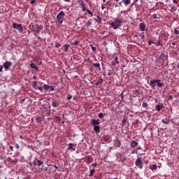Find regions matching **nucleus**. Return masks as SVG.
<instances>
[{
  "mask_svg": "<svg viewBox=\"0 0 179 179\" xmlns=\"http://www.w3.org/2000/svg\"><path fill=\"white\" fill-rule=\"evenodd\" d=\"M123 20L121 19L115 18V20L111 22L110 24V27H113L114 30H117V29H120L122 25Z\"/></svg>",
  "mask_w": 179,
  "mask_h": 179,
  "instance_id": "nucleus-1",
  "label": "nucleus"
},
{
  "mask_svg": "<svg viewBox=\"0 0 179 179\" xmlns=\"http://www.w3.org/2000/svg\"><path fill=\"white\" fill-rule=\"evenodd\" d=\"M135 165L138 169H143V162H142V159H141V157H137L135 162Z\"/></svg>",
  "mask_w": 179,
  "mask_h": 179,
  "instance_id": "nucleus-2",
  "label": "nucleus"
},
{
  "mask_svg": "<svg viewBox=\"0 0 179 179\" xmlns=\"http://www.w3.org/2000/svg\"><path fill=\"white\" fill-rule=\"evenodd\" d=\"M64 16H65V13H64V11H60L57 15V19L60 24H62L64 22Z\"/></svg>",
  "mask_w": 179,
  "mask_h": 179,
  "instance_id": "nucleus-3",
  "label": "nucleus"
},
{
  "mask_svg": "<svg viewBox=\"0 0 179 179\" xmlns=\"http://www.w3.org/2000/svg\"><path fill=\"white\" fill-rule=\"evenodd\" d=\"M13 29H16L17 30H19V31H23V27H22L21 24H16V22H13Z\"/></svg>",
  "mask_w": 179,
  "mask_h": 179,
  "instance_id": "nucleus-4",
  "label": "nucleus"
},
{
  "mask_svg": "<svg viewBox=\"0 0 179 179\" xmlns=\"http://www.w3.org/2000/svg\"><path fill=\"white\" fill-rule=\"evenodd\" d=\"M99 124H100V122H99V119H97V120L93 119L91 121V125H93L94 127L98 126Z\"/></svg>",
  "mask_w": 179,
  "mask_h": 179,
  "instance_id": "nucleus-5",
  "label": "nucleus"
},
{
  "mask_svg": "<svg viewBox=\"0 0 179 179\" xmlns=\"http://www.w3.org/2000/svg\"><path fill=\"white\" fill-rule=\"evenodd\" d=\"M115 148H120L121 146V141L119 139L113 141Z\"/></svg>",
  "mask_w": 179,
  "mask_h": 179,
  "instance_id": "nucleus-6",
  "label": "nucleus"
},
{
  "mask_svg": "<svg viewBox=\"0 0 179 179\" xmlns=\"http://www.w3.org/2000/svg\"><path fill=\"white\" fill-rule=\"evenodd\" d=\"M9 66H12V62H5L3 63V67L5 69H9Z\"/></svg>",
  "mask_w": 179,
  "mask_h": 179,
  "instance_id": "nucleus-7",
  "label": "nucleus"
},
{
  "mask_svg": "<svg viewBox=\"0 0 179 179\" xmlns=\"http://www.w3.org/2000/svg\"><path fill=\"white\" fill-rule=\"evenodd\" d=\"M157 82H160V80H152L150 83V86L152 87V89H155V83H157Z\"/></svg>",
  "mask_w": 179,
  "mask_h": 179,
  "instance_id": "nucleus-8",
  "label": "nucleus"
},
{
  "mask_svg": "<svg viewBox=\"0 0 179 179\" xmlns=\"http://www.w3.org/2000/svg\"><path fill=\"white\" fill-rule=\"evenodd\" d=\"M117 64H120V60H118V57H115V60L112 62V65L113 66H114V68H115V66L117 65Z\"/></svg>",
  "mask_w": 179,
  "mask_h": 179,
  "instance_id": "nucleus-9",
  "label": "nucleus"
},
{
  "mask_svg": "<svg viewBox=\"0 0 179 179\" xmlns=\"http://www.w3.org/2000/svg\"><path fill=\"white\" fill-rule=\"evenodd\" d=\"M162 124H164L165 125H169L170 124V119L166 117L164 119L162 120Z\"/></svg>",
  "mask_w": 179,
  "mask_h": 179,
  "instance_id": "nucleus-10",
  "label": "nucleus"
},
{
  "mask_svg": "<svg viewBox=\"0 0 179 179\" xmlns=\"http://www.w3.org/2000/svg\"><path fill=\"white\" fill-rule=\"evenodd\" d=\"M139 27L141 31H145V29H146V25H145V23H140Z\"/></svg>",
  "mask_w": 179,
  "mask_h": 179,
  "instance_id": "nucleus-11",
  "label": "nucleus"
},
{
  "mask_svg": "<svg viewBox=\"0 0 179 179\" xmlns=\"http://www.w3.org/2000/svg\"><path fill=\"white\" fill-rule=\"evenodd\" d=\"M94 131L96 134H100V126H94Z\"/></svg>",
  "mask_w": 179,
  "mask_h": 179,
  "instance_id": "nucleus-12",
  "label": "nucleus"
},
{
  "mask_svg": "<svg viewBox=\"0 0 179 179\" xmlns=\"http://www.w3.org/2000/svg\"><path fill=\"white\" fill-rule=\"evenodd\" d=\"M150 170H152V171H156V170H157V165L153 164L150 166Z\"/></svg>",
  "mask_w": 179,
  "mask_h": 179,
  "instance_id": "nucleus-13",
  "label": "nucleus"
},
{
  "mask_svg": "<svg viewBox=\"0 0 179 179\" xmlns=\"http://www.w3.org/2000/svg\"><path fill=\"white\" fill-rule=\"evenodd\" d=\"M122 3H124L126 6H128L131 3V0H122Z\"/></svg>",
  "mask_w": 179,
  "mask_h": 179,
  "instance_id": "nucleus-14",
  "label": "nucleus"
},
{
  "mask_svg": "<svg viewBox=\"0 0 179 179\" xmlns=\"http://www.w3.org/2000/svg\"><path fill=\"white\" fill-rule=\"evenodd\" d=\"M138 145H139V143H138V142L132 141L131 143V146L132 148H136V146H138Z\"/></svg>",
  "mask_w": 179,
  "mask_h": 179,
  "instance_id": "nucleus-15",
  "label": "nucleus"
},
{
  "mask_svg": "<svg viewBox=\"0 0 179 179\" xmlns=\"http://www.w3.org/2000/svg\"><path fill=\"white\" fill-rule=\"evenodd\" d=\"M69 150H76V148H73V144L72 143H69Z\"/></svg>",
  "mask_w": 179,
  "mask_h": 179,
  "instance_id": "nucleus-16",
  "label": "nucleus"
},
{
  "mask_svg": "<svg viewBox=\"0 0 179 179\" xmlns=\"http://www.w3.org/2000/svg\"><path fill=\"white\" fill-rule=\"evenodd\" d=\"M30 66L32 69H36V71H38V67L36 66V64L34 63H31L30 64Z\"/></svg>",
  "mask_w": 179,
  "mask_h": 179,
  "instance_id": "nucleus-17",
  "label": "nucleus"
},
{
  "mask_svg": "<svg viewBox=\"0 0 179 179\" xmlns=\"http://www.w3.org/2000/svg\"><path fill=\"white\" fill-rule=\"evenodd\" d=\"M81 6L83 8V12H85V10H87V9L86 8V6H85V3L82 2L81 3Z\"/></svg>",
  "mask_w": 179,
  "mask_h": 179,
  "instance_id": "nucleus-18",
  "label": "nucleus"
},
{
  "mask_svg": "<svg viewBox=\"0 0 179 179\" xmlns=\"http://www.w3.org/2000/svg\"><path fill=\"white\" fill-rule=\"evenodd\" d=\"M85 26H87V27H90V26H92L91 20H89L87 22H85Z\"/></svg>",
  "mask_w": 179,
  "mask_h": 179,
  "instance_id": "nucleus-19",
  "label": "nucleus"
},
{
  "mask_svg": "<svg viewBox=\"0 0 179 179\" xmlns=\"http://www.w3.org/2000/svg\"><path fill=\"white\" fill-rule=\"evenodd\" d=\"M63 47H65L64 51L65 52H68V51H69V45H64Z\"/></svg>",
  "mask_w": 179,
  "mask_h": 179,
  "instance_id": "nucleus-20",
  "label": "nucleus"
},
{
  "mask_svg": "<svg viewBox=\"0 0 179 179\" xmlns=\"http://www.w3.org/2000/svg\"><path fill=\"white\" fill-rule=\"evenodd\" d=\"M41 30H43V26L38 27L37 28L38 34H40V32L41 31Z\"/></svg>",
  "mask_w": 179,
  "mask_h": 179,
  "instance_id": "nucleus-21",
  "label": "nucleus"
},
{
  "mask_svg": "<svg viewBox=\"0 0 179 179\" xmlns=\"http://www.w3.org/2000/svg\"><path fill=\"white\" fill-rule=\"evenodd\" d=\"M92 65L95 68H100V63H92Z\"/></svg>",
  "mask_w": 179,
  "mask_h": 179,
  "instance_id": "nucleus-22",
  "label": "nucleus"
},
{
  "mask_svg": "<svg viewBox=\"0 0 179 179\" xmlns=\"http://www.w3.org/2000/svg\"><path fill=\"white\" fill-rule=\"evenodd\" d=\"M156 108H157V111H160V110H162V108H163V107H162V106H160V105H157Z\"/></svg>",
  "mask_w": 179,
  "mask_h": 179,
  "instance_id": "nucleus-23",
  "label": "nucleus"
},
{
  "mask_svg": "<svg viewBox=\"0 0 179 179\" xmlns=\"http://www.w3.org/2000/svg\"><path fill=\"white\" fill-rule=\"evenodd\" d=\"M42 121L41 117H38L36 118V122H38V124H41Z\"/></svg>",
  "mask_w": 179,
  "mask_h": 179,
  "instance_id": "nucleus-24",
  "label": "nucleus"
},
{
  "mask_svg": "<svg viewBox=\"0 0 179 179\" xmlns=\"http://www.w3.org/2000/svg\"><path fill=\"white\" fill-rule=\"evenodd\" d=\"M57 169H58V166H51V169L53 170V171H57Z\"/></svg>",
  "mask_w": 179,
  "mask_h": 179,
  "instance_id": "nucleus-25",
  "label": "nucleus"
},
{
  "mask_svg": "<svg viewBox=\"0 0 179 179\" xmlns=\"http://www.w3.org/2000/svg\"><path fill=\"white\" fill-rule=\"evenodd\" d=\"M37 163H38V166L39 167H40V166H42V164H44L42 161H41V160H39V159L37 160Z\"/></svg>",
  "mask_w": 179,
  "mask_h": 179,
  "instance_id": "nucleus-26",
  "label": "nucleus"
},
{
  "mask_svg": "<svg viewBox=\"0 0 179 179\" xmlns=\"http://www.w3.org/2000/svg\"><path fill=\"white\" fill-rule=\"evenodd\" d=\"M94 173V169H93L92 170L90 171V177H93V174Z\"/></svg>",
  "mask_w": 179,
  "mask_h": 179,
  "instance_id": "nucleus-27",
  "label": "nucleus"
},
{
  "mask_svg": "<svg viewBox=\"0 0 179 179\" xmlns=\"http://www.w3.org/2000/svg\"><path fill=\"white\" fill-rule=\"evenodd\" d=\"M86 11L87 12V13L92 17L93 16V13L90 11V10L87 9Z\"/></svg>",
  "mask_w": 179,
  "mask_h": 179,
  "instance_id": "nucleus-28",
  "label": "nucleus"
},
{
  "mask_svg": "<svg viewBox=\"0 0 179 179\" xmlns=\"http://www.w3.org/2000/svg\"><path fill=\"white\" fill-rule=\"evenodd\" d=\"M158 87H163V83H162L160 81L157 82Z\"/></svg>",
  "mask_w": 179,
  "mask_h": 179,
  "instance_id": "nucleus-29",
  "label": "nucleus"
},
{
  "mask_svg": "<svg viewBox=\"0 0 179 179\" xmlns=\"http://www.w3.org/2000/svg\"><path fill=\"white\" fill-rule=\"evenodd\" d=\"M52 107H54V108H56V107L58 106V105L57 104V102H55V101H52Z\"/></svg>",
  "mask_w": 179,
  "mask_h": 179,
  "instance_id": "nucleus-30",
  "label": "nucleus"
},
{
  "mask_svg": "<svg viewBox=\"0 0 179 179\" xmlns=\"http://www.w3.org/2000/svg\"><path fill=\"white\" fill-rule=\"evenodd\" d=\"M149 45H152V44H156V43H155L153 41L150 40L148 41Z\"/></svg>",
  "mask_w": 179,
  "mask_h": 179,
  "instance_id": "nucleus-31",
  "label": "nucleus"
},
{
  "mask_svg": "<svg viewBox=\"0 0 179 179\" xmlns=\"http://www.w3.org/2000/svg\"><path fill=\"white\" fill-rule=\"evenodd\" d=\"M175 34H177V35L179 34V27L175 28Z\"/></svg>",
  "mask_w": 179,
  "mask_h": 179,
  "instance_id": "nucleus-32",
  "label": "nucleus"
},
{
  "mask_svg": "<svg viewBox=\"0 0 179 179\" xmlns=\"http://www.w3.org/2000/svg\"><path fill=\"white\" fill-rule=\"evenodd\" d=\"M43 87L45 90H48V89H50V86L48 85H44Z\"/></svg>",
  "mask_w": 179,
  "mask_h": 179,
  "instance_id": "nucleus-33",
  "label": "nucleus"
},
{
  "mask_svg": "<svg viewBox=\"0 0 179 179\" xmlns=\"http://www.w3.org/2000/svg\"><path fill=\"white\" fill-rule=\"evenodd\" d=\"M98 117L99 118H102L103 117H104V114H103V113H99L98 114Z\"/></svg>",
  "mask_w": 179,
  "mask_h": 179,
  "instance_id": "nucleus-34",
  "label": "nucleus"
},
{
  "mask_svg": "<svg viewBox=\"0 0 179 179\" xmlns=\"http://www.w3.org/2000/svg\"><path fill=\"white\" fill-rule=\"evenodd\" d=\"M97 22H98V23H101V17H100V16H97Z\"/></svg>",
  "mask_w": 179,
  "mask_h": 179,
  "instance_id": "nucleus-35",
  "label": "nucleus"
},
{
  "mask_svg": "<svg viewBox=\"0 0 179 179\" xmlns=\"http://www.w3.org/2000/svg\"><path fill=\"white\" fill-rule=\"evenodd\" d=\"M155 44H156V45H157L158 47H159L160 45H162V43H160V39H159V40L157 41V43H155Z\"/></svg>",
  "mask_w": 179,
  "mask_h": 179,
  "instance_id": "nucleus-36",
  "label": "nucleus"
},
{
  "mask_svg": "<svg viewBox=\"0 0 179 179\" xmlns=\"http://www.w3.org/2000/svg\"><path fill=\"white\" fill-rule=\"evenodd\" d=\"M59 47H61V44L59 43H55V48H59Z\"/></svg>",
  "mask_w": 179,
  "mask_h": 179,
  "instance_id": "nucleus-37",
  "label": "nucleus"
},
{
  "mask_svg": "<svg viewBox=\"0 0 179 179\" xmlns=\"http://www.w3.org/2000/svg\"><path fill=\"white\" fill-rule=\"evenodd\" d=\"M71 99H72V95H71V94H67V100H71Z\"/></svg>",
  "mask_w": 179,
  "mask_h": 179,
  "instance_id": "nucleus-38",
  "label": "nucleus"
},
{
  "mask_svg": "<svg viewBox=\"0 0 179 179\" xmlns=\"http://www.w3.org/2000/svg\"><path fill=\"white\" fill-rule=\"evenodd\" d=\"M142 106L143 107V108H146V107H148V103H143Z\"/></svg>",
  "mask_w": 179,
  "mask_h": 179,
  "instance_id": "nucleus-39",
  "label": "nucleus"
},
{
  "mask_svg": "<svg viewBox=\"0 0 179 179\" xmlns=\"http://www.w3.org/2000/svg\"><path fill=\"white\" fill-rule=\"evenodd\" d=\"M79 44V41H74L73 45H78Z\"/></svg>",
  "mask_w": 179,
  "mask_h": 179,
  "instance_id": "nucleus-40",
  "label": "nucleus"
},
{
  "mask_svg": "<svg viewBox=\"0 0 179 179\" xmlns=\"http://www.w3.org/2000/svg\"><path fill=\"white\" fill-rule=\"evenodd\" d=\"M101 82H103V80H101L100 81H98L96 85V86L99 85H101Z\"/></svg>",
  "mask_w": 179,
  "mask_h": 179,
  "instance_id": "nucleus-41",
  "label": "nucleus"
},
{
  "mask_svg": "<svg viewBox=\"0 0 179 179\" xmlns=\"http://www.w3.org/2000/svg\"><path fill=\"white\" fill-rule=\"evenodd\" d=\"M173 3H178V0H173Z\"/></svg>",
  "mask_w": 179,
  "mask_h": 179,
  "instance_id": "nucleus-42",
  "label": "nucleus"
},
{
  "mask_svg": "<svg viewBox=\"0 0 179 179\" xmlns=\"http://www.w3.org/2000/svg\"><path fill=\"white\" fill-rule=\"evenodd\" d=\"M169 100H173V96L172 95H169Z\"/></svg>",
  "mask_w": 179,
  "mask_h": 179,
  "instance_id": "nucleus-43",
  "label": "nucleus"
},
{
  "mask_svg": "<svg viewBox=\"0 0 179 179\" xmlns=\"http://www.w3.org/2000/svg\"><path fill=\"white\" fill-rule=\"evenodd\" d=\"M2 69H3V66L0 65V72H2Z\"/></svg>",
  "mask_w": 179,
  "mask_h": 179,
  "instance_id": "nucleus-44",
  "label": "nucleus"
},
{
  "mask_svg": "<svg viewBox=\"0 0 179 179\" xmlns=\"http://www.w3.org/2000/svg\"><path fill=\"white\" fill-rule=\"evenodd\" d=\"M50 90H52V92H54V87H52V86H50Z\"/></svg>",
  "mask_w": 179,
  "mask_h": 179,
  "instance_id": "nucleus-45",
  "label": "nucleus"
},
{
  "mask_svg": "<svg viewBox=\"0 0 179 179\" xmlns=\"http://www.w3.org/2000/svg\"><path fill=\"white\" fill-rule=\"evenodd\" d=\"M10 150H11V152H13V146L10 145Z\"/></svg>",
  "mask_w": 179,
  "mask_h": 179,
  "instance_id": "nucleus-46",
  "label": "nucleus"
},
{
  "mask_svg": "<svg viewBox=\"0 0 179 179\" xmlns=\"http://www.w3.org/2000/svg\"><path fill=\"white\" fill-rule=\"evenodd\" d=\"M35 2H36V0H31L30 3H31V5H33V3H35Z\"/></svg>",
  "mask_w": 179,
  "mask_h": 179,
  "instance_id": "nucleus-47",
  "label": "nucleus"
},
{
  "mask_svg": "<svg viewBox=\"0 0 179 179\" xmlns=\"http://www.w3.org/2000/svg\"><path fill=\"white\" fill-rule=\"evenodd\" d=\"M15 148H16V149H19V148H20V146H19V144H15Z\"/></svg>",
  "mask_w": 179,
  "mask_h": 179,
  "instance_id": "nucleus-48",
  "label": "nucleus"
},
{
  "mask_svg": "<svg viewBox=\"0 0 179 179\" xmlns=\"http://www.w3.org/2000/svg\"><path fill=\"white\" fill-rule=\"evenodd\" d=\"M92 166L96 167L97 166V163L92 164Z\"/></svg>",
  "mask_w": 179,
  "mask_h": 179,
  "instance_id": "nucleus-49",
  "label": "nucleus"
},
{
  "mask_svg": "<svg viewBox=\"0 0 179 179\" xmlns=\"http://www.w3.org/2000/svg\"><path fill=\"white\" fill-rule=\"evenodd\" d=\"M92 51H96V47H92Z\"/></svg>",
  "mask_w": 179,
  "mask_h": 179,
  "instance_id": "nucleus-50",
  "label": "nucleus"
},
{
  "mask_svg": "<svg viewBox=\"0 0 179 179\" xmlns=\"http://www.w3.org/2000/svg\"><path fill=\"white\" fill-rule=\"evenodd\" d=\"M101 9H102V10H104V9H106V6H101Z\"/></svg>",
  "mask_w": 179,
  "mask_h": 179,
  "instance_id": "nucleus-51",
  "label": "nucleus"
},
{
  "mask_svg": "<svg viewBox=\"0 0 179 179\" xmlns=\"http://www.w3.org/2000/svg\"><path fill=\"white\" fill-rule=\"evenodd\" d=\"M38 89L41 92H43V87H40Z\"/></svg>",
  "mask_w": 179,
  "mask_h": 179,
  "instance_id": "nucleus-52",
  "label": "nucleus"
},
{
  "mask_svg": "<svg viewBox=\"0 0 179 179\" xmlns=\"http://www.w3.org/2000/svg\"><path fill=\"white\" fill-rule=\"evenodd\" d=\"M172 45H176V42H173Z\"/></svg>",
  "mask_w": 179,
  "mask_h": 179,
  "instance_id": "nucleus-53",
  "label": "nucleus"
},
{
  "mask_svg": "<svg viewBox=\"0 0 179 179\" xmlns=\"http://www.w3.org/2000/svg\"><path fill=\"white\" fill-rule=\"evenodd\" d=\"M176 66H177V68H178V69H179V63L177 64Z\"/></svg>",
  "mask_w": 179,
  "mask_h": 179,
  "instance_id": "nucleus-54",
  "label": "nucleus"
},
{
  "mask_svg": "<svg viewBox=\"0 0 179 179\" xmlns=\"http://www.w3.org/2000/svg\"><path fill=\"white\" fill-rule=\"evenodd\" d=\"M65 1V2H69V1H71V0H64Z\"/></svg>",
  "mask_w": 179,
  "mask_h": 179,
  "instance_id": "nucleus-55",
  "label": "nucleus"
},
{
  "mask_svg": "<svg viewBox=\"0 0 179 179\" xmlns=\"http://www.w3.org/2000/svg\"><path fill=\"white\" fill-rule=\"evenodd\" d=\"M20 139H23V136H20Z\"/></svg>",
  "mask_w": 179,
  "mask_h": 179,
  "instance_id": "nucleus-56",
  "label": "nucleus"
},
{
  "mask_svg": "<svg viewBox=\"0 0 179 179\" xmlns=\"http://www.w3.org/2000/svg\"><path fill=\"white\" fill-rule=\"evenodd\" d=\"M122 122H123V124H125V120H123Z\"/></svg>",
  "mask_w": 179,
  "mask_h": 179,
  "instance_id": "nucleus-57",
  "label": "nucleus"
},
{
  "mask_svg": "<svg viewBox=\"0 0 179 179\" xmlns=\"http://www.w3.org/2000/svg\"><path fill=\"white\" fill-rule=\"evenodd\" d=\"M145 38V35L143 36V38Z\"/></svg>",
  "mask_w": 179,
  "mask_h": 179,
  "instance_id": "nucleus-58",
  "label": "nucleus"
},
{
  "mask_svg": "<svg viewBox=\"0 0 179 179\" xmlns=\"http://www.w3.org/2000/svg\"><path fill=\"white\" fill-rule=\"evenodd\" d=\"M116 1V2H118V1H120V0H115Z\"/></svg>",
  "mask_w": 179,
  "mask_h": 179,
  "instance_id": "nucleus-59",
  "label": "nucleus"
},
{
  "mask_svg": "<svg viewBox=\"0 0 179 179\" xmlns=\"http://www.w3.org/2000/svg\"><path fill=\"white\" fill-rule=\"evenodd\" d=\"M103 2H106V0H103Z\"/></svg>",
  "mask_w": 179,
  "mask_h": 179,
  "instance_id": "nucleus-60",
  "label": "nucleus"
},
{
  "mask_svg": "<svg viewBox=\"0 0 179 179\" xmlns=\"http://www.w3.org/2000/svg\"><path fill=\"white\" fill-rule=\"evenodd\" d=\"M136 2H138V0H135Z\"/></svg>",
  "mask_w": 179,
  "mask_h": 179,
  "instance_id": "nucleus-61",
  "label": "nucleus"
},
{
  "mask_svg": "<svg viewBox=\"0 0 179 179\" xmlns=\"http://www.w3.org/2000/svg\"><path fill=\"white\" fill-rule=\"evenodd\" d=\"M34 78L36 79V76H34Z\"/></svg>",
  "mask_w": 179,
  "mask_h": 179,
  "instance_id": "nucleus-62",
  "label": "nucleus"
},
{
  "mask_svg": "<svg viewBox=\"0 0 179 179\" xmlns=\"http://www.w3.org/2000/svg\"><path fill=\"white\" fill-rule=\"evenodd\" d=\"M141 149V148H138V150H139Z\"/></svg>",
  "mask_w": 179,
  "mask_h": 179,
  "instance_id": "nucleus-63",
  "label": "nucleus"
},
{
  "mask_svg": "<svg viewBox=\"0 0 179 179\" xmlns=\"http://www.w3.org/2000/svg\"><path fill=\"white\" fill-rule=\"evenodd\" d=\"M113 179H118V178H113Z\"/></svg>",
  "mask_w": 179,
  "mask_h": 179,
  "instance_id": "nucleus-64",
  "label": "nucleus"
}]
</instances>
